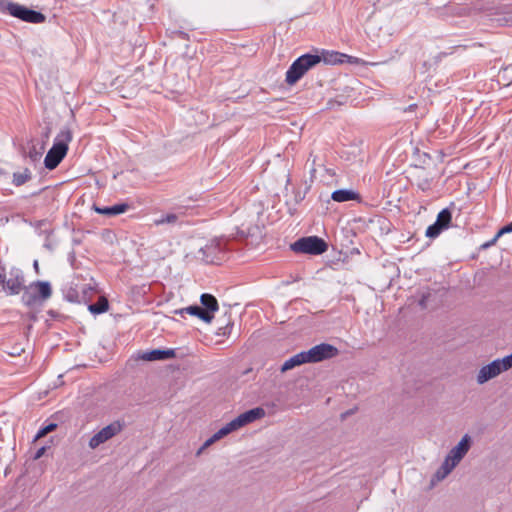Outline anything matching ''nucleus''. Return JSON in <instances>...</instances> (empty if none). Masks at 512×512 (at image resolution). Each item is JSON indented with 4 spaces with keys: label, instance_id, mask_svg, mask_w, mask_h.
I'll return each instance as SVG.
<instances>
[{
    "label": "nucleus",
    "instance_id": "obj_8",
    "mask_svg": "<svg viewBox=\"0 0 512 512\" xmlns=\"http://www.w3.org/2000/svg\"><path fill=\"white\" fill-rule=\"evenodd\" d=\"M200 252L202 253L203 260L207 263H217L221 261L225 253L220 241H212L201 248Z\"/></svg>",
    "mask_w": 512,
    "mask_h": 512
},
{
    "label": "nucleus",
    "instance_id": "obj_49",
    "mask_svg": "<svg viewBox=\"0 0 512 512\" xmlns=\"http://www.w3.org/2000/svg\"><path fill=\"white\" fill-rule=\"evenodd\" d=\"M49 132H50V128H47V131L45 132V137L48 138L49 137Z\"/></svg>",
    "mask_w": 512,
    "mask_h": 512
},
{
    "label": "nucleus",
    "instance_id": "obj_27",
    "mask_svg": "<svg viewBox=\"0 0 512 512\" xmlns=\"http://www.w3.org/2000/svg\"><path fill=\"white\" fill-rule=\"evenodd\" d=\"M444 230L445 229H443L440 225H438L436 222H434L432 225L428 226V228L426 229L425 235L428 238L434 239V238L438 237Z\"/></svg>",
    "mask_w": 512,
    "mask_h": 512
},
{
    "label": "nucleus",
    "instance_id": "obj_38",
    "mask_svg": "<svg viewBox=\"0 0 512 512\" xmlns=\"http://www.w3.org/2000/svg\"><path fill=\"white\" fill-rule=\"evenodd\" d=\"M5 278V266L0 262V287L3 289V283Z\"/></svg>",
    "mask_w": 512,
    "mask_h": 512
},
{
    "label": "nucleus",
    "instance_id": "obj_44",
    "mask_svg": "<svg viewBox=\"0 0 512 512\" xmlns=\"http://www.w3.org/2000/svg\"><path fill=\"white\" fill-rule=\"evenodd\" d=\"M7 0H0V12H4V6Z\"/></svg>",
    "mask_w": 512,
    "mask_h": 512
},
{
    "label": "nucleus",
    "instance_id": "obj_19",
    "mask_svg": "<svg viewBox=\"0 0 512 512\" xmlns=\"http://www.w3.org/2000/svg\"><path fill=\"white\" fill-rule=\"evenodd\" d=\"M331 198L336 202H347L351 200L360 201V195L348 189H339L332 193Z\"/></svg>",
    "mask_w": 512,
    "mask_h": 512
},
{
    "label": "nucleus",
    "instance_id": "obj_34",
    "mask_svg": "<svg viewBox=\"0 0 512 512\" xmlns=\"http://www.w3.org/2000/svg\"><path fill=\"white\" fill-rule=\"evenodd\" d=\"M499 237L498 235L496 234L491 240L483 243L481 246H480V249L481 250H486L488 248H490L491 246L495 245L496 242L498 241Z\"/></svg>",
    "mask_w": 512,
    "mask_h": 512
},
{
    "label": "nucleus",
    "instance_id": "obj_1",
    "mask_svg": "<svg viewBox=\"0 0 512 512\" xmlns=\"http://www.w3.org/2000/svg\"><path fill=\"white\" fill-rule=\"evenodd\" d=\"M72 140V132L69 128H64L57 135L53 146L50 148L44 159V165L47 169H55L68 151V144Z\"/></svg>",
    "mask_w": 512,
    "mask_h": 512
},
{
    "label": "nucleus",
    "instance_id": "obj_33",
    "mask_svg": "<svg viewBox=\"0 0 512 512\" xmlns=\"http://www.w3.org/2000/svg\"><path fill=\"white\" fill-rule=\"evenodd\" d=\"M501 362L503 363V367L505 370H509L512 368V353L510 355L505 356L501 359Z\"/></svg>",
    "mask_w": 512,
    "mask_h": 512
},
{
    "label": "nucleus",
    "instance_id": "obj_7",
    "mask_svg": "<svg viewBox=\"0 0 512 512\" xmlns=\"http://www.w3.org/2000/svg\"><path fill=\"white\" fill-rule=\"evenodd\" d=\"M505 368L503 367V363L501 362V359H496L492 361L491 363L483 366L478 374H477V383L478 384H484L488 382L489 380L497 377L502 372H505Z\"/></svg>",
    "mask_w": 512,
    "mask_h": 512
},
{
    "label": "nucleus",
    "instance_id": "obj_25",
    "mask_svg": "<svg viewBox=\"0 0 512 512\" xmlns=\"http://www.w3.org/2000/svg\"><path fill=\"white\" fill-rule=\"evenodd\" d=\"M179 221V215L176 214V213H168L166 214L165 216H162L158 219H155L154 220V225L155 226H161V225H164V224H170V225H175L177 224Z\"/></svg>",
    "mask_w": 512,
    "mask_h": 512
},
{
    "label": "nucleus",
    "instance_id": "obj_43",
    "mask_svg": "<svg viewBox=\"0 0 512 512\" xmlns=\"http://www.w3.org/2000/svg\"><path fill=\"white\" fill-rule=\"evenodd\" d=\"M209 446H205V442L203 443V445L198 449V451L196 452V455L199 456L200 454H202V452L208 448Z\"/></svg>",
    "mask_w": 512,
    "mask_h": 512
},
{
    "label": "nucleus",
    "instance_id": "obj_4",
    "mask_svg": "<svg viewBox=\"0 0 512 512\" xmlns=\"http://www.w3.org/2000/svg\"><path fill=\"white\" fill-rule=\"evenodd\" d=\"M3 13H8L11 16L18 18L24 22L33 24H41L46 21V16L43 13L28 8L24 5L11 2L10 0H7L4 6Z\"/></svg>",
    "mask_w": 512,
    "mask_h": 512
},
{
    "label": "nucleus",
    "instance_id": "obj_36",
    "mask_svg": "<svg viewBox=\"0 0 512 512\" xmlns=\"http://www.w3.org/2000/svg\"><path fill=\"white\" fill-rule=\"evenodd\" d=\"M429 297H430V293H429V292H427V293H423V294L421 295V298L419 299L418 304H419V306H420L422 309H426V308H427V301H428Z\"/></svg>",
    "mask_w": 512,
    "mask_h": 512
},
{
    "label": "nucleus",
    "instance_id": "obj_5",
    "mask_svg": "<svg viewBox=\"0 0 512 512\" xmlns=\"http://www.w3.org/2000/svg\"><path fill=\"white\" fill-rule=\"evenodd\" d=\"M123 429V424L119 421H114L111 424L105 426L100 431H98L89 441V447L91 449H95L101 444L107 442L117 434H119Z\"/></svg>",
    "mask_w": 512,
    "mask_h": 512
},
{
    "label": "nucleus",
    "instance_id": "obj_30",
    "mask_svg": "<svg viewBox=\"0 0 512 512\" xmlns=\"http://www.w3.org/2000/svg\"><path fill=\"white\" fill-rule=\"evenodd\" d=\"M65 298L70 301V302H80L81 300L79 299V295H78V292L76 289H73V288H70L66 295H65Z\"/></svg>",
    "mask_w": 512,
    "mask_h": 512
},
{
    "label": "nucleus",
    "instance_id": "obj_45",
    "mask_svg": "<svg viewBox=\"0 0 512 512\" xmlns=\"http://www.w3.org/2000/svg\"><path fill=\"white\" fill-rule=\"evenodd\" d=\"M508 18H506L507 21L512 22V6L510 7V10L507 12Z\"/></svg>",
    "mask_w": 512,
    "mask_h": 512
},
{
    "label": "nucleus",
    "instance_id": "obj_23",
    "mask_svg": "<svg viewBox=\"0 0 512 512\" xmlns=\"http://www.w3.org/2000/svg\"><path fill=\"white\" fill-rule=\"evenodd\" d=\"M438 225H440L443 229L449 228L452 222V212L449 208L442 209L436 218L435 221Z\"/></svg>",
    "mask_w": 512,
    "mask_h": 512
},
{
    "label": "nucleus",
    "instance_id": "obj_17",
    "mask_svg": "<svg viewBox=\"0 0 512 512\" xmlns=\"http://www.w3.org/2000/svg\"><path fill=\"white\" fill-rule=\"evenodd\" d=\"M29 289H32L38 296L39 300H46L50 298L52 294V288L47 281H35L30 284Z\"/></svg>",
    "mask_w": 512,
    "mask_h": 512
},
{
    "label": "nucleus",
    "instance_id": "obj_20",
    "mask_svg": "<svg viewBox=\"0 0 512 512\" xmlns=\"http://www.w3.org/2000/svg\"><path fill=\"white\" fill-rule=\"evenodd\" d=\"M176 314L183 315L184 313H187L191 316H196L202 321L209 323V316L207 313H204L202 307L200 305H190L188 307L179 309L175 311Z\"/></svg>",
    "mask_w": 512,
    "mask_h": 512
},
{
    "label": "nucleus",
    "instance_id": "obj_18",
    "mask_svg": "<svg viewBox=\"0 0 512 512\" xmlns=\"http://www.w3.org/2000/svg\"><path fill=\"white\" fill-rule=\"evenodd\" d=\"M236 430H238V429L232 420L229 423H227L225 426H223L221 429H219L209 439H207L205 441V446H211L216 441L222 439L223 437L227 436L228 434H230Z\"/></svg>",
    "mask_w": 512,
    "mask_h": 512
},
{
    "label": "nucleus",
    "instance_id": "obj_46",
    "mask_svg": "<svg viewBox=\"0 0 512 512\" xmlns=\"http://www.w3.org/2000/svg\"><path fill=\"white\" fill-rule=\"evenodd\" d=\"M177 33H178V35H179L181 38H183V39L187 38V34H186L185 32H183V31H179V32H177Z\"/></svg>",
    "mask_w": 512,
    "mask_h": 512
},
{
    "label": "nucleus",
    "instance_id": "obj_14",
    "mask_svg": "<svg viewBox=\"0 0 512 512\" xmlns=\"http://www.w3.org/2000/svg\"><path fill=\"white\" fill-rule=\"evenodd\" d=\"M460 463L458 460H453L452 456L448 453L442 465L435 472L433 479L442 481L445 479L452 470Z\"/></svg>",
    "mask_w": 512,
    "mask_h": 512
},
{
    "label": "nucleus",
    "instance_id": "obj_16",
    "mask_svg": "<svg viewBox=\"0 0 512 512\" xmlns=\"http://www.w3.org/2000/svg\"><path fill=\"white\" fill-rule=\"evenodd\" d=\"M319 58V63L323 61L325 64L335 65L343 63L344 57H347L346 54L336 52V51H328V50H321L320 54H317Z\"/></svg>",
    "mask_w": 512,
    "mask_h": 512
},
{
    "label": "nucleus",
    "instance_id": "obj_39",
    "mask_svg": "<svg viewBox=\"0 0 512 512\" xmlns=\"http://www.w3.org/2000/svg\"><path fill=\"white\" fill-rule=\"evenodd\" d=\"M47 313L53 319H59L60 317H62V315L58 311L53 309H50Z\"/></svg>",
    "mask_w": 512,
    "mask_h": 512
},
{
    "label": "nucleus",
    "instance_id": "obj_22",
    "mask_svg": "<svg viewBox=\"0 0 512 512\" xmlns=\"http://www.w3.org/2000/svg\"><path fill=\"white\" fill-rule=\"evenodd\" d=\"M109 309V301L105 296H100L96 303L88 305V310L95 315L105 313Z\"/></svg>",
    "mask_w": 512,
    "mask_h": 512
},
{
    "label": "nucleus",
    "instance_id": "obj_29",
    "mask_svg": "<svg viewBox=\"0 0 512 512\" xmlns=\"http://www.w3.org/2000/svg\"><path fill=\"white\" fill-rule=\"evenodd\" d=\"M95 292V289L93 287H91L90 285H85L83 288H82V298L81 300L83 302H88L90 301L92 295L94 294Z\"/></svg>",
    "mask_w": 512,
    "mask_h": 512
},
{
    "label": "nucleus",
    "instance_id": "obj_50",
    "mask_svg": "<svg viewBox=\"0 0 512 512\" xmlns=\"http://www.w3.org/2000/svg\"><path fill=\"white\" fill-rule=\"evenodd\" d=\"M350 413H352V411H346V413L343 414L342 416L344 417L345 415L350 414Z\"/></svg>",
    "mask_w": 512,
    "mask_h": 512
},
{
    "label": "nucleus",
    "instance_id": "obj_48",
    "mask_svg": "<svg viewBox=\"0 0 512 512\" xmlns=\"http://www.w3.org/2000/svg\"><path fill=\"white\" fill-rule=\"evenodd\" d=\"M29 318H30L32 321H36V319H37V318H36V315H35L34 313H31V314L29 315Z\"/></svg>",
    "mask_w": 512,
    "mask_h": 512
},
{
    "label": "nucleus",
    "instance_id": "obj_15",
    "mask_svg": "<svg viewBox=\"0 0 512 512\" xmlns=\"http://www.w3.org/2000/svg\"><path fill=\"white\" fill-rule=\"evenodd\" d=\"M130 205L128 203H117L112 206L99 207L96 204L93 205L94 210L98 214H102L108 217L116 216L122 213H125L130 209Z\"/></svg>",
    "mask_w": 512,
    "mask_h": 512
},
{
    "label": "nucleus",
    "instance_id": "obj_6",
    "mask_svg": "<svg viewBox=\"0 0 512 512\" xmlns=\"http://www.w3.org/2000/svg\"><path fill=\"white\" fill-rule=\"evenodd\" d=\"M10 277L4 278L3 291L8 295H17L25 289V279L23 272L18 268H12L9 272Z\"/></svg>",
    "mask_w": 512,
    "mask_h": 512
},
{
    "label": "nucleus",
    "instance_id": "obj_10",
    "mask_svg": "<svg viewBox=\"0 0 512 512\" xmlns=\"http://www.w3.org/2000/svg\"><path fill=\"white\" fill-rule=\"evenodd\" d=\"M316 362H321L327 359L336 357L339 354V350L328 343H321L312 347Z\"/></svg>",
    "mask_w": 512,
    "mask_h": 512
},
{
    "label": "nucleus",
    "instance_id": "obj_24",
    "mask_svg": "<svg viewBox=\"0 0 512 512\" xmlns=\"http://www.w3.org/2000/svg\"><path fill=\"white\" fill-rule=\"evenodd\" d=\"M302 359H301V355L300 353L296 354V355H293L292 357H290L288 360H286L281 368H280V371L282 373L284 372H287L295 367H298L300 365H302Z\"/></svg>",
    "mask_w": 512,
    "mask_h": 512
},
{
    "label": "nucleus",
    "instance_id": "obj_41",
    "mask_svg": "<svg viewBox=\"0 0 512 512\" xmlns=\"http://www.w3.org/2000/svg\"><path fill=\"white\" fill-rule=\"evenodd\" d=\"M44 451H45V448H44V447L40 448V449L36 452V454H35V459L40 458V457L43 455Z\"/></svg>",
    "mask_w": 512,
    "mask_h": 512
},
{
    "label": "nucleus",
    "instance_id": "obj_40",
    "mask_svg": "<svg viewBox=\"0 0 512 512\" xmlns=\"http://www.w3.org/2000/svg\"><path fill=\"white\" fill-rule=\"evenodd\" d=\"M38 156H39V153L36 151L35 147H33L30 151H29V157L35 161L38 159Z\"/></svg>",
    "mask_w": 512,
    "mask_h": 512
},
{
    "label": "nucleus",
    "instance_id": "obj_35",
    "mask_svg": "<svg viewBox=\"0 0 512 512\" xmlns=\"http://www.w3.org/2000/svg\"><path fill=\"white\" fill-rule=\"evenodd\" d=\"M511 232H512V222L503 226L502 228H500L496 234L500 238L504 234L511 233Z\"/></svg>",
    "mask_w": 512,
    "mask_h": 512
},
{
    "label": "nucleus",
    "instance_id": "obj_47",
    "mask_svg": "<svg viewBox=\"0 0 512 512\" xmlns=\"http://www.w3.org/2000/svg\"><path fill=\"white\" fill-rule=\"evenodd\" d=\"M34 268H35V271L38 273L39 272V264H38V261L35 260L34 261V264H33Z\"/></svg>",
    "mask_w": 512,
    "mask_h": 512
},
{
    "label": "nucleus",
    "instance_id": "obj_31",
    "mask_svg": "<svg viewBox=\"0 0 512 512\" xmlns=\"http://www.w3.org/2000/svg\"><path fill=\"white\" fill-rule=\"evenodd\" d=\"M56 427H57V425L54 423H51V424L45 426L44 428L39 430V432L37 433V438L45 436L47 433L55 430Z\"/></svg>",
    "mask_w": 512,
    "mask_h": 512
},
{
    "label": "nucleus",
    "instance_id": "obj_9",
    "mask_svg": "<svg viewBox=\"0 0 512 512\" xmlns=\"http://www.w3.org/2000/svg\"><path fill=\"white\" fill-rule=\"evenodd\" d=\"M264 416V409L261 407H256L240 414L235 419H233V422L236 425L237 429H240L256 420L263 418Z\"/></svg>",
    "mask_w": 512,
    "mask_h": 512
},
{
    "label": "nucleus",
    "instance_id": "obj_37",
    "mask_svg": "<svg viewBox=\"0 0 512 512\" xmlns=\"http://www.w3.org/2000/svg\"><path fill=\"white\" fill-rule=\"evenodd\" d=\"M418 188L422 191H427L430 189V181L428 179H424L418 183Z\"/></svg>",
    "mask_w": 512,
    "mask_h": 512
},
{
    "label": "nucleus",
    "instance_id": "obj_3",
    "mask_svg": "<svg viewBox=\"0 0 512 512\" xmlns=\"http://www.w3.org/2000/svg\"><path fill=\"white\" fill-rule=\"evenodd\" d=\"M290 248L298 254L321 255L328 250V244L318 236H306L296 240Z\"/></svg>",
    "mask_w": 512,
    "mask_h": 512
},
{
    "label": "nucleus",
    "instance_id": "obj_21",
    "mask_svg": "<svg viewBox=\"0 0 512 512\" xmlns=\"http://www.w3.org/2000/svg\"><path fill=\"white\" fill-rule=\"evenodd\" d=\"M32 179V172L29 168L25 167L22 171L14 172L12 183L16 187L22 186Z\"/></svg>",
    "mask_w": 512,
    "mask_h": 512
},
{
    "label": "nucleus",
    "instance_id": "obj_11",
    "mask_svg": "<svg viewBox=\"0 0 512 512\" xmlns=\"http://www.w3.org/2000/svg\"><path fill=\"white\" fill-rule=\"evenodd\" d=\"M176 357L174 349H153L151 351L142 352L139 358L144 361H162Z\"/></svg>",
    "mask_w": 512,
    "mask_h": 512
},
{
    "label": "nucleus",
    "instance_id": "obj_2",
    "mask_svg": "<svg viewBox=\"0 0 512 512\" xmlns=\"http://www.w3.org/2000/svg\"><path fill=\"white\" fill-rule=\"evenodd\" d=\"M319 64L317 54H304L298 57L286 72L285 81L288 85L296 84L310 69Z\"/></svg>",
    "mask_w": 512,
    "mask_h": 512
},
{
    "label": "nucleus",
    "instance_id": "obj_42",
    "mask_svg": "<svg viewBox=\"0 0 512 512\" xmlns=\"http://www.w3.org/2000/svg\"><path fill=\"white\" fill-rule=\"evenodd\" d=\"M209 446H205V442L203 443V445L198 449V451L196 452V455L199 456L200 454H202V452L208 448Z\"/></svg>",
    "mask_w": 512,
    "mask_h": 512
},
{
    "label": "nucleus",
    "instance_id": "obj_32",
    "mask_svg": "<svg viewBox=\"0 0 512 512\" xmlns=\"http://www.w3.org/2000/svg\"><path fill=\"white\" fill-rule=\"evenodd\" d=\"M232 323L229 322L226 326H223V327H219L218 328V335H222V336H226L228 334H230V331L232 329Z\"/></svg>",
    "mask_w": 512,
    "mask_h": 512
},
{
    "label": "nucleus",
    "instance_id": "obj_13",
    "mask_svg": "<svg viewBox=\"0 0 512 512\" xmlns=\"http://www.w3.org/2000/svg\"><path fill=\"white\" fill-rule=\"evenodd\" d=\"M201 307L204 313L209 316V323L214 319V313L219 309L216 297L209 293H204L200 296Z\"/></svg>",
    "mask_w": 512,
    "mask_h": 512
},
{
    "label": "nucleus",
    "instance_id": "obj_12",
    "mask_svg": "<svg viewBox=\"0 0 512 512\" xmlns=\"http://www.w3.org/2000/svg\"><path fill=\"white\" fill-rule=\"evenodd\" d=\"M472 445V439L468 434H465L459 443L453 447L449 454L452 456L453 460H458L461 462V460L465 457V455L468 453Z\"/></svg>",
    "mask_w": 512,
    "mask_h": 512
},
{
    "label": "nucleus",
    "instance_id": "obj_26",
    "mask_svg": "<svg viewBox=\"0 0 512 512\" xmlns=\"http://www.w3.org/2000/svg\"><path fill=\"white\" fill-rule=\"evenodd\" d=\"M23 291V295H22V302L26 305V306H33L38 300V296L36 295V293L34 292H31L29 290V288H27L25 286V289L22 290Z\"/></svg>",
    "mask_w": 512,
    "mask_h": 512
},
{
    "label": "nucleus",
    "instance_id": "obj_28",
    "mask_svg": "<svg viewBox=\"0 0 512 512\" xmlns=\"http://www.w3.org/2000/svg\"><path fill=\"white\" fill-rule=\"evenodd\" d=\"M300 355H301V359H302V363L303 364H306V363H317L316 360H315L312 348L309 349L308 351L300 352Z\"/></svg>",
    "mask_w": 512,
    "mask_h": 512
}]
</instances>
